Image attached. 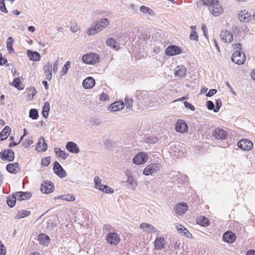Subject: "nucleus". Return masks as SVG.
Here are the masks:
<instances>
[{
	"label": "nucleus",
	"mask_w": 255,
	"mask_h": 255,
	"mask_svg": "<svg viewBox=\"0 0 255 255\" xmlns=\"http://www.w3.org/2000/svg\"><path fill=\"white\" fill-rule=\"evenodd\" d=\"M63 200L67 201H73L75 200V197L73 195L68 194L66 195H62L60 197Z\"/></svg>",
	"instance_id": "09e8293b"
},
{
	"label": "nucleus",
	"mask_w": 255,
	"mask_h": 255,
	"mask_svg": "<svg viewBox=\"0 0 255 255\" xmlns=\"http://www.w3.org/2000/svg\"><path fill=\"white\" fill-rule=\"evenodd\" d=\"M95 187L100 190V189L103 188L104 186V185L101 184V179L98 176H96L94 179Z\"/></svg>",
	"instance_id": "79ce46f5"
},
{
	"label": "nucleus",
	"mask_w": 255,
	"mask_h": 255,
	"mask_svg": "<svg viewBox=\"0 0 255 255\" xmlns=\"http://www.w3.org/2000/svg\"><path fill=\"white\" fill-rule=\"evenodd\" d=\"M54 189L53 184L48 181H45L41 184V191L45 194H49L53 192Z\"/></svg>",
	"instance_id": "2eb2a0df"
},
{
	"label": "nucleus",
	"mask_w": 255,
	"mask_h": 255,
	"mask_svg": "<svg viewBox=\"0 0 255 255\" xmlns=\"http://www.w3.org/2000/svg\"><path fill=\"white\" fill-rule=\"evenodd\" d=\"M41 144V149L38 150V152L45 151L47 150V145L44 139L42 140Z\"/></svg>",
	"instance_id": "6e6d98bb"
},
{
	"label": "nucleus",
	"mask_w": 255,
	"mask_h": 255,
	"mask_svg": "<svg viewBox=\"0 0 255 255\" xmlns=\"http://www.w3.org/2000/svg\"><path fill=\"white\" fill-rule=\"evenodd\" d=\"M187 68L183 65L177 66L174 70V75L176 78H185L187 75Z\"/></svg>",
	"instance_id": "9b49d317"
},
{
	"label": "nucleus",
	"mask_w": 255,
	"mask_h": 255,
	"mask_svg": "<svg viewBox=\"0 0 255 255\" xmlns=\"http://www.w3.org/2000/svg\"><path fill=\"white\" fill-rule=\"evenodd\" d=\"M140 11L143 13L148 14V15H153V10L149 8V7L144 5H142L140 6Z\"/></svg>",
	"instance_id": "4c0bfd02"
},
{
	"label": "nucleus",
	"mask_w": 255,
	"mask_h": 255,
	"mask_svg": "<svg viewBox=\"0 0 255 255\" xmlns=\"http://www.w3.org/2000/svg\"><path fill=\"white\" fill-rule=\"evenodd\" d=\"M54 151L57 156L61 157L63 159H65L68 156V154L59 148L55 147L54 148Z\"/></svg>",
	"instance_id": "c9c22d12"
},
{
	"label": "nucleus",
	"mask_w": 255,
	"mask_h": 255,
	"mask_svg": "<svg viewBox=\"0 0 255 255\" xmlns=\"http://www.w3.org/2000/svg\"><path fill=\"white\" fill-rule=\"evenodd\" d=\"M220 36L222 40L224 42H231L233 40L232 34L228 30L222 31Z\"/></svg>",
	"instance_id": "412c9836"
},
{
	"label": "nucleus",
	"mask_w": 255,
	"mask_h": 255,
	"mask_svg": "<svg viewBox=\"0 0 255 255\" xmlns=\"http://www.w3.org/2000/svg\"><path fill=\"white\" fill-rule=\"evenodd\" d=\"M207 107L210 110H214L215 105L214 103L211 101H208L207 102Z\"/></svg>",
	"instance_id": "052dcab7"
},
{
	"label": "nucleus",
	"mask_w": 255,
	"mask_h": 255,
	"mask_svg": "<svg viewBox=\"0 0 255 255\" xmlns=\"http://www.w3.org/2000/svg\"><path fill=\"white\" fill-rule=\"evenodd\" d=\"M15 198L17 200L22 201L29 199L31 196V194L29 192H17L15 193Z\"/></svg>",
	"instance_id": "b1692460"
},
{
	"label": "nucleus",
	"mask_w": 255,
	"mask_h": 255,
	"mask_svg": "<svg viewBox=\"0 0 255 255\" xmlns=\"http://www.w3.org/2000/svg\"><path fill=\"white\" fill-rule=\"evenodd\" d=\"M82 60L84 63L87 64L95 65L99 63L100 57L96 53H90L84 55Z\"/></svg>",
	"instance_id": "7ed1b4c3"
},
{
	"label": "nucleus",
	"mask_w": 255,
	"mask_h": 255,
	"mask_svg": "<svg viewBox=\"0 0 255 255\" xmlns=\"http://www.w3.org/2000/svg\"><path fill=\"white\" fill-rule=\"evenodd\" d=\"M182 52L181 49L177 46L171 45L168 46L165 50V53L167 55L173 56L179 54Z\"/></svg>",
	"instance_id": "4468645a"
},
{
	"label": "nucleus",
	"mask_w": 255,
	"mask_h": 255,
	"mask_svg": "<svg viewBox=\"0 0 255 255\" xmlns=\"http://www.w3.org/2000/svg\"><path fill=\"white\" fill-rule=\"evenodd\" d=\"M137 100L139 103L143 105H146L148 103V99L149 96L146 91H139L137 94Z\"/></svg>",
	"instance_id": "f3484780"
},
{
	"label": "nucleus",
	"mask_w": 255,
	"mask_h": 255,
	"mask_svg": "<svg viewBox=\"0 0 255 255\" xmlns=\"http://www.w3.org/2000/svg\"><path fill=\"white\" fill-rule=\"evenodd\" d=\"M210 0H197L196 1V5L197 7H201L203 5H205L208 6V5L209 4V1Z\"/></svg>",
	"instance_id": "de8ad7c7"
},
{
	"label": "nucleus",
	"mask_w": 255,
	"mask_h": 255,
	"mask_svg": "<svg viewBox=\"0 0 255 255\" xmlns=\"http://www.w3.org/2000/svg\"><path fill=\"white\" fill-rule=\"evenodd\" d=\"M16 200H17V198H15V195L14 194L11 198L9 197L7 200V205L11 208L13 207L15 204Z\"/></svg>",
	"instance_id": "49530a36"
},
{
	"label": "nucleus",
	"mask_w": 255,
	"mask_h": 255,
	"mask_svg": "<svg viewBox=\"0 0 255 255\" xmlns=\"http://www.w3.org/2000/svg\"><path fill=\"white\" fill-rule=\"evenodd\" d=\"M110 24V20L107 18H101L93 23L90 28L87 30L89 35H95L107 28Z\"/></svg>",
	"instance_id": "f257e3e1"
},
{
	"label": "nucleus",
	"mask_w": 255,
	"mask_h": 255,
	"mask_svg": "<svg viewBox=\"0 0 255 255\" xmlns=\"http://www.w3.org/2000/svg\"><path fill=\"white\" fill-rule=\"evenodd\" d=\"M158 141V138L155 136H151L146 139V142L149 143H155Z\"/></svg>",
	"instance_id": "864d4df0"
},
{
	"label": "nucleus",
	"mask_w": 255,
	"mask_h": 255,
	"mask_svg": "<svg viewBox=\"0 0 255 255\" xmlns=\"http://www.w3.org/2000/svg\"><path fill=\"white\" fill-rule=\"evenodd\" d=\"M191 28L192 29V30L191 32L190 35V38L191 40H194L195 41H198V35H197L196 32L195 31V29L196 28L195 26H191Z\"/></svg>",
	"instance_id": "ea45409f"
},
{
	"label": "nucleus",
	"mask_w": 255,
	"mask_h": 255,
	"mask_svg": "<svg viewBox=\"0 0 255 255\" xmlns=\"http://www.w3.org/2000/svg\"><path fill=\"white\" fill-rule=\"evenodd\" d=\"M175 129L178 132L183 133L188 130L187 124L182 120H178L175 125Z\"/></svg>",
	"instance_id": "f8f14e48"
},
{
	"label": "nucleus",
	"mask_w": 255,
	"mask_h": 255,
	"mask_svg": "<svg viewBox=\"0 0 255 255\" xmlns=\"http://www.w3.org/2000/svg\"><path fill=\"white\" fill-rule=\"evenodd\" d=\"M238 15L240 20L242 22H248L251 19V14L246 12V10L241 11Z\"/></svg>",
	"instance_id": "cd10ccee"
},
{
	"label": "nucleus",
	"mask_w": 255,
	"mask_h": 255,
	"mask_svg": "<svg viewBox=\"0 0 255 255\" xmlns=\"http://www.w3.org/2000/svg\"><path fill=\"white\" fill-rule=\"evenodd\" d=\"M236 239V235L231 231H227L223 235V240L228 243H234Z\"/></svg>",
	"instance_id": "6ab92c4d"
},
{
	"label": "nucleus",
	"mask_w": 255,
	"mask_h": 255,
	"mask_svg": "<svg viewBox=\"0 0 255 255\" xmlns=\"http://www.w3.org/2000/svg\"><path fill=\"white\" fill-rule=\"evenodd\" d=\"M176 228L177 232L180 234H183L184 236L186 237L189 238L191 236V234L189 233L187 229L181 224H177L176 225Z\"/></svg>",
	"instance_id": "c756f323"
},
{
	"label": "nucleus",
	"mask_w": 255,
	"mask_h": 255,
	"mask_svg": "<svg viewBox=\"0 0 255 255\" xmlns=\"http://www.w3.org/2000/svg\"><path fill=\"white\" fill-rule=\"evenodd\" d=\"M232 60L234 63L238 65H242L244 63L246 57L243 52L236 51L232 55Z\"/></svg>",
	"instance_id": "20e7f679"
},
{
	"label": "nucleus",
	"mask_w": 255,
	"mask_h": 255,
	"mask_svg": "<svg viewBox=\"0 0 255 255\" xmlns=\"http://www.w3.org/2000/svg\"><path fill=\"white\" fill-rule=\"evenodd\" d=\"M155 247L158 250L164 248V239L163 238H157L154 242Z\"/></svg>",
	"instance_id": "72a5a7b5"
},
{
	"label": "nucleus",
	"mask_w": 255,
	"mask_h": 255,
	"mask_svg": "<svg viewBox=\"0 0 255 255\" xmlns=\"http://www.w3.org/2000/svg\"><path fill=\"white\" fill-rule=\"evenodd\" d=\"M238 146L244 150H250L253 147V143L249 139H243L238 142Z\"/></svg>",
	"instance_id": "9d476101"
},
{
	"label": "nucleus",
	"mask_w": 255,
	"mask_h": 255,
	"mask_svg": "<svg viewBox=\"0 0 255 255\" xmlns=\"http://www.w3.org/2000/svg\"><path fill=\"white\" fill-rule=\"evenodd\" d=\"M70 65L71 62L70 61L66 62V63L65 64L61 70V74L62 76L67 73L68 71L69 70L70 67Z\"/></svg>",
	"instance_id": "37998d69"
},
{
	"label": "nucleus",
	"mask_w": 255,
	"mask_h": 255,
	"mask_svg": "<svg viewBox=\"0 0 255 255\" xmlns=\"http://www.w3.org/2000/svg\"><path fill=\"white\" fill-rule=\"evenodd\" d=\"M43 71L46 76V79L50 81L52 77V66L49 62L43 67Z\"/></svg>",
	"instance_id": "4be33fe9"
},
{
	"label": "nucleus",
	"mask_w": 255,
	"mask_h": 255,
	"mask_svg": "<svg viewBox=\"0 0 255 255\" xmlns=\"http://www.w3.org/2000/svg\"><path fill=\"white\" fill-rule=\"evenodd\" d=\"M184 104L185 107L186 108H188L192 111L195 110L194 107L192 104H190L189 103H188L187 102H184Z\"/></svg>",
	"instance_id": "e2e57ef3"
},
{
	"label": "nucleus",
	"mask_w": 255,
	"mask_h": 255,
	"mask_svg": "<svg viewBox=\"0 0 255 255\" xmlns=\"http://www.w3.org/2000/svg\"><path fill=\"white\" fill-rule=\"evenodd\" d=\"M148 155L144 152H141L136 154L133 159V162L137 165L142 164L147 160Z\"/></svg>",
	"instance_id": "1a4fd4ad"
},
{
	"label": "nucleus",
	"mask_w": 255,
	"mask_h": 255,
	"mask_svg": "<svg viewBox=\"0 0 255 255\" xmlns=\"http://www.w3.org/2000/svg\"><path fill=\"white\" fill-rule=\"evenodd\" d=\"M140 228L143 231V232L148 233H154L156 231L155 229L152 225L147 223H143L141 224Z\"/></svg>",
	"instance_id": "a878e982"
},
{
	"label": "nucleus",
	"mask_w": 255,
	"mask_h": 255,
	"mask_svg": "<svg viewBox=\"0 0 255 255\" xmlns=\"http://www.w3.org/2000/svg\"><path fill=\"white\" fill-rule=\"evenodd\" d=\"M14 40L12 37H9L7 38L6 42V48L9 52H14V50L12 48V43Z\"/></svg>",
	"instance_id": "58836bf2"
},
{
	"label": "nucleus",
	"mask_w": 255,
	"mask_h": 255,
	"mask_svg": "<svg viewBox=\"0 0 255 255\" xmlns=\"http://www.w3.org/2000/svg\"><path fill=\"white\" fill-rule=\"evenodd\" d=\"M128 177L126 182L128 183V188L132 190H135L137 187V182L134 178L129 174H127Z\"/></svg>",
	"instance_id": "aec40b11"
},
{
	"label": "nucleus",
	"mask_w": 255,
	"mask_h": 255,
	"mask_svg": "<svg viewBox=\"0 0 255 255\" xmlns=\"http://www.w3.org/2000/svg\"><path fill=\"white\" fill-rule=\"evenodd\" d=\"M38 113L37 110L32 109L29 111V117L33 120H36L38 118Z\"/></svg>",
	"instance_id": "c03bdc74"
},
{
	"label": "nucleus",
	"mask_w": 255,
	"mask_h": 255,
	"mask_svg": "<svg viewBox=\"0 0 255 255\" xmlns=\"http://www.w3.org/2000/svg\"><path fill=\"white\" fill-rule=\"evenodd\" d=\"M188 210V206L185 203L177 204L174 208V211L176 214L181 215Z\"/></svg>",
	"instance_id": "dca6fc26"
},
{
	"label": "nucleus",
	"mask_w": 255,
	"mask_h": 255,
	"mask_svg": "<svg viewBox=\"0 0 255 255\" xmlns=\"http://www.w3.org/2000/svg\"><path fill=\"white\" fill-rule=\"evenodd\" d=\"M53 170L54 173L60 178H63L66 176V171L58 161L54 162Z\"/></svg>",
	"instance_id": "ddd939ff"
},
{
	"label": "nucleus",
	"mask_w": 255,
	"mask_h": 255,
	"mask_svg": "<svg viewBox=\"0 0 255 255\" xmlns=\"http://www.w3.org/2000/svg\"><path fill=\"white\" fill-rule=\"evenodd\" d=\"M30 213V212L28 210H22L18 213L16 216L17 219L23 218L25 217L28 216Z\"/></svg>",
	"instance_id": "a19ab883"
},
{
	"label": "nucleus",
	"mask_w": 255,
	"mask_h": 255,
	"mask_svg": "<svg viewBox=\"0 0 255 255\" xmlns=\"http://www.w3.org/2000/svg\"><path fill=\"white\" fill-rule=\"evenodd\" d=\"M100 190L106 193H112L114 190L107 185H104L103 188L100 189Z\"/></svg>",
	"instance_id": "3c124183"
},
{
	"label": "nucleus",
	"mask_w": 255,
	"mask_h": 255,
	"mask_svg": "<svg viewBox=\"0 0 255 255\" xmlns=\"http://www.w3.org/2000/svg\"><path fill=\"white\" fill-rule=\"evenodd\" d=\"M50 110V105L47 102H46L43 107L42 114L44 118H47L48 116L49 112Z\"/></svg>",
	"instance_id": "e433bc0d"
},
{
	"label": "nucleus",
	"mask_w": 255,
	"mask_h": 255,
	"mask_svg": "<svg viewBox=\"0 0 255 255\" xmlns=\"http://www.w3.org/2000/svg\"><path fill=\"white\" fill-rule=\"evenodd\" d=\"M100 99L103 101H106L109 100V97L106 93H102L100 97Z\"/></svg>",
	"instance_id": "bf43d9fd"
},
{
	"label": "nucleus",
	"mask_w": 255,
	"mask_h": 255,
	"mask_svg": "<svg viewBox=\"0 0 255 255\" xmlns=\"http://www.w3.org/2000/svg\"><path fill=\"white\" fill-rule=\"evenodd\" d=\"M58 66H59V60H58V59H57L56 60V61L54 62V65H53V68L52 69V70L54 73H55L57 71Z\"/></svg>",
	"instance_id": "69168bd1"
},
{
	"label": "nucleus",
	"mask_w": 255,
	"mask_h": 255,
	"mask_svg": "<svg viewBox=\"0 0 255 255\" xmlns=\"http://www.w3.org/2000/svg\"><path fill=\"white\" fill-rule=\"evenodd\" d=\"M95 84V80L91 77L86 78L82 83L83 86L85 89L92 88L94 86Z\"/></svg>",
	"instance_id": "393cba45"
},
{
	"label": "nucleus",
	"mask_w": 255,
	"mask_h": 255,
	"mask_svg": "<svg viewBox=\"0 0 255 255\" xmlns=\"http://www.w3.org/2000/svg\"><path fill=\"white\" fill-rule=\"evenodd\" d=\"M216 108L214 110V112L217 113L219 111L220 108L222 106V101L220 99H219L216 100Z\"/></svg>",
	"instance_id": "603ef678"
},
{
	"label": "nucleus",
	"mask_w": 255,
	"mask_h": 255,
	"mask_svg": "<svg viewBox=\"0 0 255 255\" xmlns=\"http://www.w3.org/2000/svg\"><path fill=\"white\" fill-rule=\"evenodd\" d=\"M160 169V164L158 163H151L147 165L144 169L143 174L148 176L157 172Z\"/></svg>",
	"instance_id": "39448f33"
},
{
	"label": "nucleus",
	"mask_w": 255,
	"mask_h": 255,
	"mask_svg": "<svg viewBox=\"0 0 255 255\" xmlns=\"http://www.w3.org/2000/svg\"><path fill=\"white\" fill-rule=\"evenodd\" d=\"M6 169L9 173L15 174L19 170V167L17 163H9L6 165Z\"/></svg>",
	"instance_id": "bb28decb"
},
{
	"label": "nucleus",
	"mask_w": 255,
	"mask_h": 255,
	"mask_svg": "<svg viewBox=\"0 0 255 255\" xmlns=\"http://www.w3.org/2000/svg\"><path fill=\"white\" fill-rule=\"evenodd\" d=\"M106 44L108 46H109L114 49H118V45L117 44L116 40L113 38H109L106 40Z\"/></svg>",
	"instance_id": "f704fd0d"
},
{
	"label": "nucleus",
	"mask_w": 255,
	"mask_h": 255,
	"mask_svg": "<svg viewBox=\"0 0 255 255\" xmlns=\"http://www.w3.org/2000/svg\"><path fill=\"white\" fill-rule=\"evenodd\" d=\"M38 240L40 244L47 245L49 241V237L44 234H41L38 236Z\"/></svg>",
	"instance_id": "473e14b6"
},
{
	"label": "nucleus",
	"mask_w": 255,
	"mask_h": 255,
	"mask_svg": "<svg viewBox=\"0 0 255 255\" xmlns=\"http://www.w3.org/2000/svg\"><path fill=\"white\" fill-rule=\"evenodd\" d=\"M11 131V128L6 126L0 132V141H3L6 139L9 135V133Z\"/></svg>",
	"instance_id": "7c9ffc66"
},
{
	"label": "nucleus",
	"mask_w": 255,
	"mask_h": 255,
	"mask_svg": "<svg viewBox=\"0 0 255 255\" xmlns=\"http://www.w3.org/2000/svg\"><path fill=\"white\" fill-rule=\"evenodd\" d=\"M217 93V90L214 89H210L208 93L206 94L207 97H211Z\"/></svg>",
	"instance_id": "0e129e2a"
},
{
	"label": "nucleus",
	"mask_w": 255,
	"mask_h": 255,
	"mask_svg": "<svg viewBox=\"0 0 255 255\" xmlns=\"http://www.w3.org/2000/svg\"><path fill=\"white\" fill-rule=\"evenodd\" d=\"M79 29V27L76 24L71 23L70 30L73 33H75Z\"/></svg>",
	"instance_id": "4d7b16f0"
},
{
	"label": "nucleus",
	"mask_w": 255,
	"mask_h": 255,
	"mask_svg": "<svg viewBox=\"0 0 255 255\" xmlns=\"http://www.w3.org/2000/svg\"><path fill=\"white\" fill-rule=\"evenodd\" d=\"M234 49L236 50V51H240L242 48V45L241 44H235L234 46Z\"/></svg>",
	"instance_id": "774afa93"
},
{
	"label": "nucleus",
	"mask_w": 255,
	"mask_h": 255,
	"mask_svg": "<svg viewBox=\"0 0 255 255\" xmlns=\"http://www.w3.org/2000/svg\"><path fill=\"white\" fill-rule=\"evenodd\" d=\"M106 240L110 245L116 246L120 242V237L117 233H109L107 235Z\"/></svg>",
	"instance_id": "423d86ee"
},
{
	"label": "nucleus",
	"mask_w": 255,
	"mask_h": 255,
	"mask_svg": "<svg viewBox=\"0 0 255 255\" xmlns=\"http://www.w3.org/2000/svg\"><path fill=\"white\" fill-rule=\"evenodd\" d=\"M44 140L43 137H40L39 138V140H38V142L37 143L36 147H35L36 150L38 151V150H39V148H40L41 147V143H42V140Z\"/></svg>",
	"instance_id": "680f3d73"
},
{
	"label": "nucleus",
	"mask_w": 255,
	"mask_h": 255,
	"mask_svg": "<svg viewBox=\"0 0 255 255\" xmlns=\"http://www.w3.org/2000/svg\"><path fill=\"white\" fill-rule=\"evenodd\" d=\"M133 100L131 98H129L128 97H126L125 99V103L126 108L130 109L132 107L133 105Z\"/></svg>",
	"instance_id": "a18cd8bd"
},
{
	"label": "nucleus",
	"mask_w": 255,
	"mask_h": 255,
	"mask_svg": "<svg viewBox=\"0 0 255 255\" xmlns=\"http://www.w3.org/2000/svg\"><path fill=\"white\" fill-rule=\"evenodd\" d=\"M212 135L217 140H223L227 138L228 132L222 128H217L213 131Z\"/></svg>",
	"instance_id": "0eeeda50"
},
{
	"label": "nucleus",
	"mask_w": 255,
	"mask_h": 255,
	"mask_svg": "<svg viewBox=\"0 0 255 255\" xmlns=\"http://www.w3.org/2000/svg\"><path fill=\"white\" fill-rule=\"evenodd\" d=\"M197 223L203 227H206L209 225V220L205 216L199 217L197 219Z\"/></svg>",
	"instance_id": "2f4dec72"
},
{
	"label": "nucleus",
	"mask_w": 255,
	"mask_h": 255,
	"mask_svg": "<svg viewBox=\"0 0 255 255\" xmlns=\"http://www.w3.org/2000/svg\"><path fill=\"white\" fill-rule=\"evenodd\" d=\"M21 82L19 78H15L12 82V85H13L15 88H18L20 86Z\"/></svg>",
	"instance_id": "13d9d810"
},
{
	"label": "nucleus",
	"mask_w": 255,
	"mask_h": 255,
	"mask_svg": "<svg viewBox=\"0 0 255 255\" xmlns=\"http://www.w3.org/2000/svg\"><path fill=\"white\" fill-rule=\"evenodd\" d=\"M51 158L49 156L43 158L41 160V164L44 166H47L50 162Z\"/></svg>",
	"instance_id": "8fccbe9b"
},
{
	"label": "nucleus",
	"mask_w": 255,
	"mask_h": 255,
	"mask_svg": "<svg viewBox=\"0 0 255 255\" xmlns=\"http://www.w3.org/2000/svg\"><path fill=\"white\" fill-rule=\"evenodd\" d=\"M124 108V104L122 101H117L111 104L108 108V110L111 112H117L122 110Z\"/></svg>",
	"instance_id": "a211bd4d"
},
{
	"label": "nucleus",
	"mask_w": 255,
	"mask_h": 255,
	"mask_svg": "<svg viewBox=\"0 0 255 255\" xmlns=\"http://www.w3.org/2000/svg\"><path fill=\"white\" fill-rule=\"evenodd\" d=\"M7 61L2 57L1 54L0 53V65H3L7 63Z\"/></svg>",
	"instance_id": "338daca9"
},
{
	"label": "nucleus",
	"mask_w": 255,
	"mask_h": 255,
	"mask_svg": "<svg viewBox=\"0 0 255 255\" xmlns=\"http://www.w3.org/2000/svg\"><path fill=\"white\" fill-rule=\"evenodd\" d=\"M0 157L2 160L12 161L14 159V153L11 149H5L0 152Z\"/></svg>",
	"instance_id": "6e6552de"
},
{
	"label": "nucleus",
	"mask_w": 255,
	"mask_h": 255,
	"mask_svg": "<svg viewBox=\"0 0 255 255\" xmlns=\"http://www.w3.org/2000/svg\"><path fill=\"white\" fill-rule=\"evenodd\" d=\"M209 1L210 3L208 7L213 15L217 16L223 12V9L218 0H210Z\"/></svg>",
	"instance_id": "f03ea898"
},
{
	"label": "nucleus",
	"mask_w": 255,
	"mask_h": 255,
	"mask_svg": "<svg viewBox=\"0 0 255 255\" xmlns=\"http://www.w3.org/2000/svg\"><path fill=\"white\" fill-rule=\"evenodd\" d=\"M27 56L30 60L33 61H39L41 58L40 54L37 52L27 50Z\"/></svg>",
	"instance_id": "c85d7f7f"
},
{
	"label": "nucleus",
	"mask_w": 255,
	"mask_h": 255,
	"mask_svg": "<svg viewBox=\"0 0 255 255\" xmlns=\"http://www.w3.org/2000/svg\"><path fill=\"white\" fill-rule=\"evenodd\" d=\"M66 148L70 152L77 154L79 152L80 149L77 145L74 142H68L66 145Z\"/></svg>",
	"instance_id": "5701e85b"
},
{
	"label": "nucleus",
	"mask_w": 255,
	"mask_h": 255,
	"mask_svg": "<svg viewBox=\"0 0 255 255\" xmlns=\"http://www.w3.org/2000/svg\"><path fill=\"white\" fill-rule=\"evenodd\" d=\"M6 249L4 245L0 241V255H5Z\"/></svg>",
	"instance_id": "5fc2aeb1"
}]
</instances>
